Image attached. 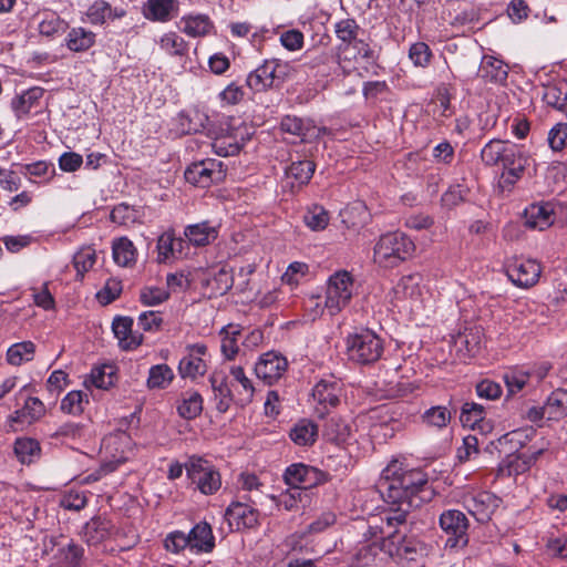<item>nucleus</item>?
Masks as SVG:
<instances>
[{
	"mask_svg": "<svg viewBox=\"0 0 567 567\" xmlns=\"http://www.w3.org/2000/svg\"><path fill=\"white\" fill-rule=\"evenodd\" d=\"M96 261V252L91 247L80 249L73 257V265L81 278Z\"/></svg>",
	"mask_w": 567,
	"mask_h": 567,
	"instance_id": "obj_52",
	"label": "nucleus"
},
{
	"mask_svg": "<svg viewBox=\"0 0 567 567\" xmlns=\"http://www.w3.org/2000/svg\"><path fill=\"white\" fill-rule=\"evenodd\" d=\"M289 436L291 441L299 446H310L317 440L318 426L310 420H300L290 430Z\"/></svg>",
	"mask_w": 567,
	"mask_h": 567,
	"instance_id": "obj_33",
	"label": "nucleus"
},
{
	"mask_svg": "<svg viewBox=\"0 0 567 567\" xmlns=\"http://www.w3.org/2000/svg\"><path fill=\"white\" fill-rule=\"evenodd\" d=\"M221 338V352L228 359L231 360L238 353V337L241 336V329L235 324H228L220 331Z\"/></svg>",
	"mask_w": 567,
	"mask_h": 567,
	"instance_id": "obj_44",
	"label": "nucleus"
},
{
	"mask_svg": "<svg viewBox=\"0 0 567 567\" xmlns=\"http://www.w3.org/2000/svg\"><path fill=\"white\" fill-rule=\"evenodd\" d=\"M112 250L113 259L118 266L127 267L136 261V249L126 237L114 241Z\"/></svg>",
	"mask_w": 567,
	"mask_h": 567,
	"instance_id": "obj_42",
	"label": "nucleus"
},
{
	"mask_svg": "<svg viewBox=\"0 0 567 567\" xmlns=\"http://www.w3.org/2000/svg\"><path fill=\"white\" fill-rule=\"evenodd\" d=\"M95 37L94 32L83 27L72 28L65 38V45L73 52H83L94 45Z\"/></svg>",
	"mask_w": 567,
	"mask_h": 567,
	"instance_id": "obj_34",
	"label": "nucleus"
},
{
	"mask_svg": "<svg viewBox=\"0 0 567 567\" xmlns=\"http://www.w3.org/2000/svg\"><path fill=\"white\" fill-rule=\"evenodd\" d=\"M182 23V31L193 38L206 35L213 27L209 17L206 14L184 17Z\"/></svg>",
	"mask_w": 567,
	"mask_h": 567,
	"instance_id": "obj_39",
	"label": "nucleus"
},
{
	"mask_svg": "<svg viewBox=\"0 0 567 567\" xmlns=\"http://www.w3.org/2000/svg\"><path fill=\"white\" fill-rule=\"evenodd\" d=\"M113 525L105 517H93L83 527V539L90 546H96L112 534Z\"/></svg>",
	"mask_w": 567,
	"mask_h": 567,
	"instance_id": "obj_25",
	"label": "nucleus"
},
{
	"mask_svg": "<svg viewBox=\"0 0 567 567\" xmlns=\"http://www.w3.org/2000/svg\"><path fill=\"white\" fill-rule=\"evenodd\" d=\"M13 453L21 464L30 465L40 458L41 446L35 439L18 437L13 443Z\"/></svg>",
	"mask_w": 567,
	"mask_h": 567,
	"instance_id": "obj_29",
	"label": "nucleus"
},
{
	"mask_svg": "<svg viewBox=\"0 0 567 567\" xmlns=\"http://www.w3.org/2000/svg\"><path fill=\"white\" fill-rule=\"evenodd\" d=\"M315 169L316 164L312 161L302 159L292 162L288 167H286L285 174L288 179H293L295 182L291 184V188H295V186L300 188L310 182Z\"/></svg>",
	"mask_w": 567,
	"mask_h": 567,
	"instance_id": "obj_31",
	"label": "nucleus"
},
{
	"mask_svg": "<svg viewBox=\"0 0 567 567\" xmlns=\"http://www.w3.org/2000/svg\"><path fill=\"white\" fill-rule=\"evenodd\" d=\"M524 219L528 228L544 230L554 224V205L549 202L530 204L524 210Z\"/></svg>",
	"mask_w": 567,
	"mask_h": 567,
	"instance_id": "obj_19",
	"label": "nucleus"
},
{
	"mask_svg": "<svg viewBox=\"0 0 567 567\" xmlns=\"http://www.w3.org/2000/svg\"><path fill=\"white\" fill-rule=\"evenodd\" d=\"M420 281L419 275H406L399 279L392 289L393 300L395 302L415 300L420 296ZM398 306V303H395Z\"/></svg>",
	"mask_w": 567,
	"mask_h": 567,
	"instance_id": "obj_28",
	"label": "nucleus"
},
{
	"mask_svg": "<svg viewBox=\"0 0 567 567\" xmlns=\"http://www.w3.org/2000/svg\"><path fill=\"white\" fill-rule=\"evenodd\" d=\"M244 491L249 492L251 495L246 499L252 504L259 503L265 496L264 487L265 484L260 482L257 475L252 473H241L238 478Z\"/></svg>",
	"mask_w": 567,
	"mask_h": 567,
	"instance_id": "obj_46",
	"label": "nucleus"
},
{
	"mask_svg": "<svg viewBox=\"0 0 567 567\" xmlns=\"http://www.w3.org/2000/svg\"><path fill=\"white\" fill-rule=\"evenodd\" d=\"M233 275L226 267H220L212 277L207 278V286L216 295H225L233 287Z\"/></svg>",
	"mask_w": 567,
	"mask_h": 567,
	"instance_id": "obj_49",
	"label": "nucleus"
},
{
	"mask_svg": "<svg viewBox=\"0 0 567 567\" xmlns=\"http://www.w3.org/2000/svg\"><path fill=\"white\" fill-rule=\"evenodd\" d=\"M122 292V284L116 279H109L104 287L96 293L97 300L102 305L113 302Z\"/></svg>",
	"mask_w": 567,
	"mask_h": 567,
	"instance_id": "obj_61",
	"label": "nucleus"
},
{
	"mask_svg": "<svg viewBox=\"0 0 567 567\" xmlns=\"http://www.w3.org/2000/svg\"><path fill=\"white\" fill-rule=\"evenodd\" d=\"M346 350L350 361L369 365L382 357L383 340L370 329H360L347 336Z\"/></svg>",
	"mask_w": 567,
	"mask_h": 567,
	"instance_id": "obj_4",
	"label": "nucleus"
},
{
	"mask_svg": "<svg viewBox=\"0 0 567 567\" xmlns=\"http://www.w3.org/2000/svg\"><path fill=\"white\" fill-rule=\"evenodd\" d=\"M481 159L486 167L501 171L497 186L502 192H511L529 165V156L522 145L499 138L483 146Z\"/></svg>",
	"mask_w": 567,
	"mask_h": 567,
	"instance_id": "obj_2",
	"label": "nucleus"
},
{
	"mask_svg": "<svg viewBox=\"0 0 567 567\" xmlns=\"http://www.w3.org/2000/svg\"><path fill=\"white\" fill-rule=\"evenodd\" d=\"M184 176L189 184L206 188L223 182L226 177V168L221 161L205 158L190 164L186 168Z\"/></svg>",
	"mask_w": 567,
	"mask_h": 567,
	"instance_id": "obj_9",
	"label": "nucleus"
},
{
	"mask_svg": "<svg viewBox=\"0 0 567 567\" xmlns=\"http://www.w3.org/2000/svg\"><path fill=\"white\" fill-rule=\"evenodd\" d=\"M422 417L427 425L442 429L451 421V412L445 406H433L426 410Z\"/></svg>",
	"mask_w": 567,
	"mask_h": 567,
	"instance_id": "obj_53",
	"label": "nucleus"
},
{
	"mask_svg": "<svg viewBox=\"0 0 567 567\" xmlns=\"http://www.w3.org/2000/svg\"><path fill=\"white\" fill-rule=\"evenodd\" d=\"M486 409L484 405L475 402H465L462 405L460 420L464 426L481 432H488L492 429L489 421H486Z\"/></svg>",
	"mask_w": 567,
	"mask_h": 567,
	"instance_id": "obj_23",
	"label": "nucleus"
},
{
	"mask_svg": "<svg viewBox=\"0 0 567 567\" xmlns=\"http://www.w3.org/2000/svg\"><path fill=\"white\" fill-rule=\"evenodd\" d=\"M209 383L213 390V399L215 401L216 410L219 413H226L234 401V394L226 373L224 371L215 370L209 375Z\"/></svg>",
	"mask_w": 567,
	"mask_h": 567,
	"instance_id": "obj_20",
	"label": "nucleus"
},
{
	"mask_svg": "<svg viewBox=\"0 0 567 567\" xmlns=\"http://www.w3.org/2000/svg\"><path fill=\"white\" fill-rule=\"evenodd\" d=\"M68 23L55 12L45 11L39 22V32L41 35L53 37L66 30Z\"/></svg>",
	"mask_w": 567,
	"mask_h": 567,
	"instance_id": "obj_47",
	"label": "nucleus"
},
{
	"mask_svg": "<svg viewBox=\"0 0 567 567\" xmlns=\"http://www.w3.org/2000/svg\"><path fill=\"white\" fill-rule=\"evenodd\" d=\"M508 75L507 66L502 60L485 55L482 59L478 76L486 82L503 83Z\"/></svg>",
	"mask_w": 567,
	"mask_h": 567,
	"instance_id": "obj_27",
	"label": "nucleus"
},
{
	"mask_svg": "<svg viewBox=\"0 0 567 567\" xmlns=\"http://www.w3.org/2000/svg\"><path fill=\"white\" fill-rule=\"evenodd\" d=\"M86 14L93 24H103L110 19L111 4L104 0H96L89 7Z\"/></svg>",
	"mask_w": 567,
	"mask_h": 567,
	"instance_id": "obj_59",
	"label": "nucleus"
},
{
	"mask_svg": "<svg viewBox=\"0 0 567 567\" xmlns=\"http://www.w3.org/2000/svg\"><path fill=\"white\" fill-rule=\"evenodd\" d=\"M388 551L399 561H417L429 554V547L414 537L400 536L399 530L389 533Z\"/></svg>",
	"mask_w": 567,
	"mask_h": 567,
	"instance_id": "obj_10",
	"label": "nucleus"
},
{
	"mask_svg": "<svg viewBox=\"0 0 567 567\" xmlns=\"http://www.w3.org/2000/svg\"><path fill=\"white\" fill-rule=\"evenodd\" d=\"M439 524L447 535L445 548L461 549L467 546L470 523L463 512L457 509L444 511L440 515Z\"/></svg>",
	"mask_w": 567,
	"mask_h": 567,
	"instance_id": "obj_8",
	"label": "nucleus"
},
{
	"mask_svg": "<svg viewBox=\"0 0 567 567\" xmlns=\"http://www.w3.org/2000/svg\"><path fill=\"white\" fill-rule=\"evenodd\" d=\"M207 353V347L203 343L188 344L185 354L178 363V374L182 379L196 380L207 372V364L204 357Z\"/></svg>",
	"mask_w": 567,
	"mask_h": 567,
	"instance_id": "obj_11",
	"label": "nucleus"
},
{
	"mask_svg": "<svg viewBox=\"0 0 567 567\" xmlns=\"http://www.w3.org/2000/svg\"><path fill=\"white\" fill-rule=\"evenodd\" d=\"M177 13V0H147L143 7V16L154 22H168Z\"/></svg>",
	"mask_w": 567,
	"mask_h": 567,
	"instance_id": "obj_22",
	"label": "nucleus"
},
{
	"mask_svg": "<svg viewBox=\"0 0 567 567\" xmlns=\"http://www.w3.org/2000/svg\"><path fill=\"white\" fill-rule=\"evenodd\" d=\"M409 58L415 66L425 68L430 64L432 51L425 42H416L410 47Z\"/></svg>",
	"mask_w": 567,
	"mask_h": 567,
	"instance_id": "obj_57",
	"label": "nucleus"
},
{
	"mask_svg": "<svg viewBox=\"0 0 567 567\" xmlns=\"http://www.w3.org/2000/svg\"><path fill=\"white\" fill-rule=\"evenodd\" d=\"M321 476L322 472L302 463L291 464L284 474L286 484L293 489L311 488L321 482Z\"/></svg>",
	"mask_w": 567,
	"mask_h": 567,
	"instance_id": "obj_16",
	"label": "nucleus"
},
{
	"mask_svg": "<svg viewBox=\"0 0 567 567\" xmlns=\"http://www.w3.org/2000/svg\"><path fill=\"white\" fill-rule=\"evenodd\" d=\"M543 100L547 105L563 110L567 101V83L561 85H547L544 87Z\"/></svg>",
	"mask_w": 567,
	"mask_h": 567,
	"instance_id": "obj_50",
	"label": "nucleus"
},
{
	"mask_svg": "<svg viewBox=\"0 0 567 567\" xmlns=\"http://www.w3.org/2000/svg\"><path fill=\"white\" fill-rule=\"evenodd\" d=\"M190 550L210 553L215 548V537L208 523L196 524L188 533Z\"/></svg>",
	"mask_w": 567,
	"mask_h": 567,
	"instance_id": "obj_26",
	"label": "nucleus"
},
{
	"mask_svg": "<svg viewBox=\"0 0 567 567\" xmlns=\"http://www.w3.org/2000/svg\"><path fill=\"white\" fill-rule=\"evenodd\" d=\"M159 48L172 56L184 58L187 55L189 47L183 37L176 32H167L159 40Z\"/></svg>",
	"mask_w": 567,
	"mask_h": 567,
	"instance_id": "obj_41",
	"label": "nucleus"
},
{
	"mask_svg": "<svg viewBox=\"0 0 567 567\" xmlns=\"http://www.w3.org/2000/svg\"><path fill=\"white\" fill-rule=\"evenodd\" d=\"M303 221L311 230H323L329 224V214L322 206H313L303 215Z\"/></svg>",
	"mask_w": 567,
	"mask_h": 567,
	"instance_id": "obj_51",
	"label": "nucleus"
},
{
	"mask_svg": "<svg viewBox=\"0 0 567 567\" xmlns=\"http://www.w3.org/2000/svg\"><path fill=\"white\" fill-rule=\"evenodd\" d=\"M83 553L84 550L80 545L69 542L58 548L50 567H79Z\"/></svg>",
	"mask_w": 567,
	"mask_h": 567,
	"instance_id": "obj_30",
	"label": "nucleus"
},
{
	"mask_svg": "<svg viewBox=\"0 0 567 567\" xmlns=\"http://www.w3.org/2000/svg\"><path fill=\"white\" fill-rule=\"evenodd\" d=\"M545 412L548 420H561L567 415V390L556 389L545 402Z\"/></svg>",
	"mask_w": 567,
	"mask_h": 567,
	"instance_id": "obj_36",
	"label": "nucleus"
},
{
	"mask_svg": "<svg viewBox=\"0 0 567 567\" xmlns=\"http://www.w3.org/2000/svg\"><path fill=\"white\" fill-rule=\"evenodd\" d=\"M229 374L233 380L238 382L241 390L238 391L239 402L241 405L248 404L252 401L255 388L251 380L246 375L244 369L240 365H233L229 369Z\"/></svg>",
	"mask_w": 567,
	"mask_h": 567,
	"instance_id": "obj_43",
	"label": "nucleus"
},
{
	"mask_svg": "<svg viewBox=\"0 0 567 567\" xmlns=\"http://www.w3.org/2000/svg\"><path fill=\"white\" fill-rule=\"evenodd\" d=\"M529 380V373L522 370H511L504 374V381L508 395L522 391Z\"/></svg>",
	"mask_w": 567,
	"mask_h": 567,
	"instance_id": "obj_54",
	"label": "nucleus"
},
{
	"mask_svg": "<svg viewBox=\"0 0 567 567\" xmlns=\"http://www.w3.org/2000/svg\"><path fill=\"white\" fill-rule=\"evenodd\" d=\"M133 319L130 317H117L113 320L112 329L123 350L136 349L143 340L142 334L132 330Z\"/></svg>",
	"mask_w": 567,
	"mask_h": 567,
	"instance_id": "obj_24",
	"label": "nucleus"
},
{
	"mask_svg": "<svg viewBox=\"0 0 567 567\" xmlns=\"http://www.w3.org/2000/svg\"><path fill=\"white\" fill-rule=\"evenodd\" d=\"M287 359L275 351L261 354L255 364V373L267 384L277 382L287 371Z\"/></svg>",
	"mask_w": 567,
	"mask_h": 567,
	"instance_id": "obj_14",
	"label": "nucleus"
},
{
	"mask_svg": "<svg viewBox=\"0 0 567 567\" xmlns=\"http://www.w3.org/2000/svg\"><path fill=\"white\" fill-rule=\"evenodd\" d=\"M169 298L168 290L159 287H144L141 290L140 299L145 306H157Z\"/></svg>",
	"mask_w": 567,
	"mask_h": 567,
	"instance_id": "obj_58",
	"label": "nucleus"
},
{
	"mask_svg": "<svg viewBox=\"0 0 567 567\" xmlns=\"http://www.w3.org/2000/svg\"><path fill=\"white\" fill-rule=\"evenodd\" d=\"M378 488L391 506L384 520L389 527L403 525L412 508L432 499L434 492L427 475L419 470H404L402 463L392 461L381 472Z\"/></svg>",
	"mask_w": 567,
	"mask_h": 567,
	"instance_id": "obj_1",
	"label": "nucleus"
},
{
	"mask_svg": "<svg viewBox=\"0 0 567 567\" xmlns=\"http://www.w3.org/2000/svg\"><path fill=\"white\" fill-rule=\"evenodd\" d=\"M185 471L190 484L203 495H213L221 486L220 473L203 457L190 456L185 463Z\"/></svg>",
	"mask_w": 567,
	"mask_h": 567,
	"instance_id": "obj_6",
	"label": "nucleus"
},
{
	"mask_svg": "<svg viewBox=\"0 0 567 567\" xmlns=\"http://www.w3.org/2000/svg\"><path fill=\"white\" fill-rule=\"evenodd\" d=\"M203 411V398L194 390H188L182 394L177 404V413L185 420L196 419Z\"/></svg>",
	"mask_w": 567,
	"mask_h": 567,
	"instance_id": "obj_35",
	"label": "nucleus"
},
{
	"mask_svg": "<svg viewBox=\"0 0 567 567\" xmlns=\"http://www.w3.org/2000/svg\"><path fill=\"white\" fill-rule=\"evenodd\" d=\"M342 383L334 377L320 380L312 389L313 400L318 403L317 412L323 415L340 403Z\"/></svg>",
	"mask_w": 567,
	"mask_h": 567,
	"instance_id": "obj_13",
	"label": "nucleus"
},
{
	"mask_svg": "<svg viewBox=\"0 0 567 567\" xmlns=\"http://www.w3.org/2000/svg\"><path fill=\"white\" fill-rule=\"evenodd\" d=\"M60 504L65 509L81 511L86 506L87 497L84 492L69 491L63 495Z\"/></svg>",
	"mask_w": 567,
	"mask_h": 567,
	"instance_id": "obj_63",
	"label": "nucleus"
},
{
	"mask_svg": "<svg viewBox=\"0 0 567 567\" xmlns=\"http://www.w3.org/2000/svg\"><path fill=\"white\" fill-rule=\"evenodd\" d=\"M542 453L543 450L537 449L513 455L507 463L508 474L518 475L527 472L535 464Z\"/></svg>",
	"mask_w": 567,
	"mask_h": 567,
	"instance_id": "obj_37",
	"label": "nucleus"
},
{
	"mask_svg": "<svg viewBox=\"0 0 567 567\" xmlns=\"http://www.w3.org/2000/svg\"><path fill=\"white\" fill-rule=\"evenodd\" d=\"M34 353L35 344L32 341L17 342L7 350V361L11 365L19 367L33 360Z\"/></svg>",
	"mask_w": 567,
	"mask_h": 567,
	"instance_id": "obj_38",
	"label": "nucleus"
},
{
	"mask_svg": "<svg viewBox=\"0 0 567 567\" xmlns=\"http://www.w3.org/2000/svg\"><path fill=\"white\" fill-rule=\"evenodd\" d=\"M179 120L182 121V131L192 134L204 128L208 117L198 111H194L190 114H179Z\"/></svg>",
	"mask_w": 567,
	"mask_h": 567,
	"instance_id": "obj_56",
	"label": "nucleus"
},
{
	"mask_svg": "<svg viewBox=\"0 0 567 567\" xmlns=\"http://www.w3.org/2000/svg\"><path fill=\"white\" fill-rule=\"evenodd\" d=\"M323 435L336 444H342L350 439L351 427L344 420L331 417L324 424Z\"/></svg>",
	"mask_w": 567,
	"mask_h": 567,
	"instance_id": "obj_40",
	"label": "nucleus"
},
{
	"mask_svg": "<svg viewBox=\"0 0 567 567\" xmlns=\"http://www.w3.org/2000/svg\"><path fill=\"white\" fill-rule=\"evenodd\" d=\"M547 141L549 147L553 151H561L566 146L567 123H557L554 127H551V130L548 132Z\"/></svg>",
	"mask_w": 567,
	"mask_h": 567,
	"instance_id": "obj_60",
	"label": "nucleus"
},
{
	"mask_svg": "<svg viewBox=\"0 0 567 567\" xmlns=\"http://www.w3.org/2000/svg\"><path fill=\"white\" fill-rule=\"evenodd\" d=\"M475 390L478 398L486 400H496L503 392L501 384L488 379L478 382Z\"/></svg>",
	"mask_w": 567,
	"mask_h": 567,
	"instance_id": "obj_64",
	"label": "nucleus"
},
{
	"mask_svg": "<svg viewBox=\"0 0 567 567\" xmlns=\"http://www.w3.org/2000/svg\"><path fill=\"white\" fill-rule=\"evenodd\" d=\"M229 525L237 530L252 528L258 525L259 512L252 506L243 502H233L225 512Z\"/></svg>",
	"mask_w": 567,
	"mask_h": 567,
	"instance_id": "obj_18",
	"label": "nucleus"
},
{
	"mask_svg": "<svg viewBox=\"0 0 567 567\" xmlns=\"http://www.w3.org/2000/svg\"><path fill=\"white\" fill-rule=\"evenodd\" d=\"M43 94L44 90L42 87L33 86L22 91L13 97L11 101V109L17 118H25L32 110L38 109Z\"/></svg>",
	"mask_w": 567,
	"mask_h": 567,
	"instance_id": "obj_21",
	"label": "nucleus"
},
{
	"mask_svg": "<svg viewBox=\"0 0 567 567\" xmlns=\"http://www.w3.org/2000/svg\"><path fill=\"white\" fill-rule=\"evenodd\" d=\"M352 296V276L346 270L337 271L328 280L324 308L334 316L349 305Z\"/></svg>",
	"mask_w": 567,
	"mask_h": 567,
	"instance_id": "obj_7",
	"label": "nucleus"
},
{
	"mask_svg": "<svg viewBox=\"0 0 567 567\" xmlns=\"http://www.w3.org/2000/svg\"><path fill=\"white\" fill-rule=\"evenodd\" d=\"M508 279L517 287L528 288L534 286L540 276L539 264L533 259H514L505 266Z\"/></svg>",
	"mask_w": 567,
	"mask_h": 567,
	"instance_id": "obj_12",
	"label": "nucleus"
},
{
	"mask_svg": "<svg viewBox=\"0 0 567 567\" xmlns=\"http://www.w3.org/2000/svg\"><path fill=\"white\" fill-rule=\"evenodd\" d=\"M291 65L280 59H268L248 73L246 85L254 93L280 87L290 76Z\"/></svg>",
	"mask_w": 567,
	"mask_h": 567,
	"instance_id": "obj_5",
	"label": "nucleus"
},
{
	"mask_svg": "<svg viewBox=\"0 0 567 567\" xmlns=\"http://www.w3.org/2000/svg\"><path fill=\"white\" fill-rule=\"evenodd\" d=\"M280 130L284 133L299 137L302 142L316 140L324 131L316 126L311 120L296 115H285L280 121Z\"/></svg>",
	"mask_w": 567,
	"mask_h": 567,
	"instance_id": "obj_17",
	"label": "nucleus"
},
{
	"mask_svg": "<svg viewBox=\"0 0 567 567\" xmlns=\"http://www.w3.org/2000/svg\"><path fill=\"white\" fill-rule=\"evenodd\" d=\"M218 233L208 221L188 225L184 230V236L189 244L200 247L208 245L217 237Z\"/></svg>",
	"mask_w": 567,
	"mask_h": 567,
	"instance_id": "obj_32",
	"label": "nucleus"
},
{
	"mask_svg": "<svg viewBox=\"0 0 567 567\" xmlns=\"http://www.w3.org/2000/svg\"><path fill=\"white\" fill-rule=\"evenodd\" d=\"M360 27L354 19H342L334 24L337 38L348 48L352 45L358 37Z\"/></svg>",
	"mask_w": 567,
	"mask_h": 567,
	"instance_id": "obj_48",
	"label": "nucleus"
},
{
	"mask_svg": "<svg viewBox=\"0 0 567 567\" xmlns=\"http://www.w3.org/2000/svg\"><path fill=\"white\" fill-rule=\"evenodd\" d=\"M499 504L501 498L486 491L470 494L464 498L466 509L481 523L489 520Z\"/></svg>",
	"mask_w": 567,
	"mask_h": 567,
	"instance_id": "obj_15",
	"label": "nucleus"
},
{
	"mask_svg": "<svg viewBox=\"0 0 567 567\" xmlns=\"http://www.w3.org/2000/svg\"><path fill=\"white\" fill-rule=\"evenodd\" d=\"M157 261L167 262L174 257L173 229L164 231L157 239Z\"/></svg>",
	"mask_w": 567,
	"mask_h": 567,
	"instance_id": "obj_55",
	"label": "nucleus"
},
{
	"mask_svg": "<svg viewBox=\"0 0 567 567\" xmlns=\"http://www.w3.org/2000/svg\"><path fill=\"white\" fill-rule=\"evenodd\" d=\"M413 240L402 231H390L380 236L374 246V261L385 268H393L412 257Z\"/></svg>",
	"mask_w": 567,
	"mask_h": 567,
	"instance_id": "obj_3",
	"label": "nucleus"
},
{
	"mask_svg": "<svg viewBox=\"0 0 567 567\" xmlns=\"http://www.w3.org/2000/svg\"><path fill=\"white\" fill-rule=\"evenodd\" d=\"M174 380V372L167 364H156L150 369L147 378L148 389H165Z\"/></svg>",
	"mask_w": 567,
	"mask_h": 567,
	"instance_id": "obj_45",
	"label": "nucleus"
},
{
	"mask_svg": "<svg viewBox=\"0 0 567 567\" xmlns=\"http://www.w3.org/2000/svg\"><path fill=\"white\" fill-rule=\"evenodd\" d=\"M309 267L305 262L293 261L291 262L285 274L281 277L282 282L289 286H296L299 284L300 278L306 276Z\"/></svg>",
	"mask_w": 567,
	"mask_h": 567,
	"instance_id": "obj_62",
	"label": "nucleus"
}]
</instances>
